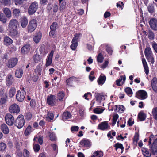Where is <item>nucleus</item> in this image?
<instances>
[{
	"mask_svg": "<svg viewBox=\"0 0 157 157\" xmlns=\"http://www.w3.org/2000/svg\"><path fill=\"white\" fill-rule=\"evenodd\" d=\"M73 78L72 77L67 79L66 81V83L67 85L70 86H72L73 82Z\"/></svg>",
	"mask_w": 157,
	"mask_h": 157,
	"instance_id": "38",
	"label": "nucleus"
},
{
	"mask_svg": "<svg viewBox=\"0 0 157 157\" xmlns=\"http://www.w3.org/2000/svg\"><path fill=\"white\" fill-rule=\"evenodd\" d=\"M18 25V22L16 19H12L9 22L8 27V30L11 35L15 36L17 34V28Z\"/></svg>",
	"mask_w": 157,
	"mask_h": 157,
	"instance_id": "1",
	"label": "nucleus"
},
{
	"mask_svg": "<svg viewBox=\"0 0 157 157\" xmlns=\"http://www.w3.org/2000/svg\"><path fill=\"white\" fill-rule=\"evenodd\" d=\"M54 118V115L52 112H48L46 117V119L48 121H50L52 120Z\"/></svg>",
	"mask_w": 157,
	"mask_h": 157,
	"instance_id": "35",
	"label": "nucleus"
},
{
	"mask_svg": "<svg viewBox=\"0 0 157 157\" xmlns=\"http://www.w3.org/2000/svg\"><path fill=\"white\" fill-rule=\"evenodd\" d=\"M136 96L138 99L144 100L147 97V92L144 90H140L136 93Z\"/></svg>",
	"mask_w": 157,
	"mask_h": 157,
	"instance_id": "8",
	"label": "nucleus"
},
{
	"mask_svg": "<svg viewBox=\"0 0 157 157\" xmlns=\"http://www.w3.org/2000/svg\"><path fill=\"white\" fill-rule=\"evenodd\" d=\"M9 110L11 113H18L20 111V108L17 105L14 104L9 107Z\"/></svg>",
	"mask_w": 157,
	"mask_h": 157,
	"instance_id": "9",
	"label": "nucleus"
},
{
	"mask_svg": "<svg viewBox=\"0 0 157 157\" xmlns=\"http://www.w3.org/2000/svg\"><path fill=\"white\" fill-rule=\"evenodd\" d=\"M14 117L10 114L7 113L5 116V121L6 124L9 126L12 125L14 123Z\"/></svg>",
	"mask_w": 157,
	"mask_h": 157,
	"instance_id": "5",
	"label": "nucleus"
},
{
	"mask_svg": "<svg viewBox=\"0 0 157 157\" xmlns=\"http://www.w3.org/2000/svg\"><path fill=\"white\" fill-rule=\"evenodd\" d=\"M126 79V77L125 75L121 76L116 81V84L119 86H122L124 83Z\"/></svg>",
	"mask_w": 157,
	"mask_h": 157,
	"instance_id": "16",
	"label": "nucleus"
},
{
	"mask_svg": "<svg viewBox=\"0 0 157 157\" xmlns=\"http://www.w3.org/2000/svg\"><path fill=\"white\" fill-rule=\"evenodd\" d=\"M16 89L14 87H12L10 90L9 92V94L10 97H13L15 95Z\"/></svg>",
	"mask_w": 157,
	"mask_h": 157,
	"instance_id": "33",
	"label": "nucleus"
},
{
	"mask_svg": "<svg viewBox=\"0 0 157 157\" xmlns=\"http://www.w3.org/2000/svg\"><path fill=\"white\" fill-rule=\"evenodd\" d=\"M104 59V58L101 53H100L98 56L97 61L98 62H102Z\"/></svg>",
	"mask_w": 157,
	"mask_h": 157,
	"instance_id": "50",
	"label": "nucleus"
},
{
	"mask_svg": "<svg viewBox=\"0 0 157 157\" xmlns=\"http://www.w3.org/2000/svg\"><path fill=\"white\" fill-rule=\"evenodd\" d=\"M49 138L52 141H55L56 139V138L55 136V134L53 133H51L50 134Z\"/></svg>",
	"mask_w": 157,
	"mask_h": 157,
	"instance_id": "53",
	"label": "nucleus"
},
{
	"mask_svg": "<svg viewBox=\"0 0 157 157\" xmlns=\"http://www.w3.org/2000/svg\"><path fill=\"white\" fill-rule=\"evenodd\" d=\"M31 47L29 44H27L23 46L21 48V52L23 54H25L28 53L31 49Z\"/></svg>",
	"mask_w": 157,
	"mask_h": 157,
	"instance_id": "14",
	"label": "nucleus"
},
{
	"mask_svg": "<svg viewBox=\"0 0 157 157\" xmlns=\"http://www.w3.org/2000/svg\"><path fill=\"white\" fill-rule=\"evenodd\" d=\"M54 52V51L53 50L51 51L49 55H48V58L46 60V66H49L51 64Z\"/></svg>",
	"mask_w": 157,
	"mask_h": 157,
	"instance_id": "13",
	"label": "nucleus"
},
{
	"mask_svg": "<svg viewBox=\"0 0 157 157\" xmlns=\"http://www.w3.org/2000/svg\"><path fill=\"white\" fill-rule=\"evenodd\" d=\"M59 10L61 12L64 11L66 8V2L64 0H59Z\"/></svg>",
	"mask_w": 157,
	"mask_h": 157,
	"instance_id": "18",
	"label": "nucleus"
},
{
	"mask_svg": "<svg viewBox=\"0 0 157 157\" xmlns=\"http://www.w3.org/2000/svg\"><path fill=\"white\" fill-rule=\"evenodd\" d=\"M65 96L63 92H60L58 94V99L60 101H63V98Z\"/></svg>",
	"mask_w": 157,
	"mask_h": 157,
	"instance_id": "45",
	"label": "nucleus"
},
{
	"mask_svg": "<svg viewBox=\"0 0 157 157\" xmlns=\"http://www.w3.org/2000/svg\"><path fill=\"white\" fill-rule=\"evenodd\" d=\"M152 45L155 51L157 53V44L155 42H153L152 43Z\"/></svg>",
	"mask_w": 157,
	"mask_h": 157,
	"instance_id": "63",
	"label": "nucleus"
},
{
	"mask_svg": "<svg viewBox=\"0 0 157 157\" xmlns=\"http://www.w3.org/2000/svg\"><path fill=\"white\" fill-rule=\"evenodd\" d=\"M2 131L5 134H7L9 133V130L8 127L5 124H3L1 126Z\"/></svg>",
	"mask_w": 157,
	"mask_h": 157,
	"instance_id": "21",
	"label": "nucleus"
},
{
	"mask_svg": "<svg viewBox=\"0 0 157 157\" xmlns=\"http://www.w3.org/2000/svg\"><path fill=\"white\" fill-rule=\"evenodd\" d=\"M3 11L6 16L8 18H10L12 17L11 11L8 8H5L3 9Z\"/></svg>",
	"mask_w": 157,
	"mask_h": 157,
	"instance_id": "20",
	"label": "nucleus"
},
{
	"mask_svg": "<svg viewBox=\"0 0 157 157\" xmlns=\"http://www.w3.org/2000/svg\"><path fill=\"white\" fill-rule=\"evenodd\" d=\"M152 114L154 118L157 120V107L153 108L152 111Z\"/></svg>",
	"mask_w": 157,
	"mask_h": 157,
	"instance_id": "37",
	"label": "nucleus"
},
{
	"mask_svg": "<svg viewBox=\"0 0 157 157\" xmlns=\"http://www.w3.org/2000/svg\"><path fill=\"white\" fill-rule=\"evenodd\" d=\"M143 154L144 156H147L150 157L151 156V154L149 153V151H147V149H144L142 150Z\"/></svg>",
	"mask_w": 157,
	"mask_h": 157,
	"instance_id": "57",
	"label": "nucleus"
},
{
	"mask_svg": "<svg viewBox=\"0 0 157 157\" xmlns=\"http://www.w3.org/2000/svg\"><path fill=\"white\" fill-rule=\"evenodd\" d=\"M57 26V24L56 22H53L50 26V29L51 30H55Z\"/></svg>",
	"mask_w": 157,
	"mask_h": 157,
	"instance_id": "55",
	"label": "nucleus"
},
{
	"mask_svg": "<svg viewBox=\"0 0 157 157\" xmlns=\"http://www.w3.org/2000/svg\"><path fill=\"white\" fill-rule=\"evenodd\" d=\"M20 13V10L19 9H15L13 12V15L15 16H18L19 15Z\"/></svg>",
	"mask_w": 157,
	"mask_h": 157,
	"instance_id": "52",
	"label": "nucleus"
},
{
	"mask_svg": "<svg viewBox=\"0 0 157 157\" xmlns=\"http://www.w3.org/2000/svg\"><path fill=\"white\" fill-rule=\"evenodd\" d=\"M114 147H116V150H117L118 148L121 149L122 150L121 152H122L123 150L124 149V147L121 144L117 143L115 144Z\"/></svg>",
	"mask_w": 157,
	"mask_h": 157,
	"instance_id": "44",
	"label": "nucleus"
},
{
	"mask_svg": "<svg viewBox=\"0 0 157 157\" xmlns=\"http://www.w3.org/2000/svg\"><path fill=\"white\" fill-rule=\"evenodd\" d=\"M146 57L149 62H151V63H154V60L153 54L146 56Z\"/></svg>",
	"mask_w": 157,
	"mask_h": 157,
	"instance_id": "47",
	"label": "nucleus"
},
{
	"mask_svg": "<svg viewBox=\"0 0 157 157\" xmlns=\"http://www.w3.org/2000/svg\"><path fill=\"white\" fill-rule=\"evenodd\" d=\"M23 72V71L22 69L21 68L18 69L16 71L15 75L17 77L20 78L22 76Z\"/></svg>",
	"mask_w": 157,
	"mask_h": 157,
	"instance_id": "31",
	"label": "nucleus"
},
{
	"mask_svg": "<svg viewBox=\"0 0 157 157\" xmlns=\"http://www.w3.org/2000/svg\"><path fill=\"white\" fill-rule=\"evenodd\" d=\"M56 35L55 30H51L49 33L50 36L52 37H54Z\"/></svg>",
	"mask_w": 157,
	"mask_h": 157,
	"instance_id": "64",
	"label": "nucleus"
},
{
	"mask_svg": "<svg viewBox=\"0 0 157 157\" xmlns=\"http://www.w3.org/2000/svg\"><path fill=\"white\" fill-rule=\"evenodd\" d=\"M42 36L41 34L40 33H37L33 38L34 40L36 43H38L40 40Z\"/></svg>",
	"mask_w": 157,
	"mask_h": 157,
	"instance_id": "29",
	"label": "nucleus"
},
{
	"mask_svg": "<svg viewBox=\"0 0 157 157\" xmlns=\"http://www.w3.org/2000/svg\"><path fill=\"white\" fill-rule=\"evenodd\" d=\"M32 127L30 125H29L26 128L25 132V134L26 135H28L30 134L32 132Z\"/></svg>",
	"mask_w": 157,
	"mask_h": 157,
	"instance_id": "43",
	"label": "nucleus"
},
{
	"mask_svg": "<svg viewBox=\"0 0 157 157\" xmlns=\"http://www.w3.org/2000/svg\"><path fill=\"white\" fill-rule=\"evenodd\" d=\"M144 53L145 56L152 54V53L151 48L149 47H147L145 48Z\"/></svg>",
	"mask_w": 157,
	"mask_h": 157,
	"instance_id": "34",
	"label": "nucleus"
},
{
	"mask_svg": "<svg viewBox=\"0 0 157 157\" xmlns=\"http://www.w3.org/2000/svg\"><path fill=\"white\" fill-rule=\"evenodd\" d=\"M56 101V96L52 94L48 95L47 99L48 104L52 106H54L55 105Z\"/></svg>",
	"mask_w": 157,
	"mask_h": 157,
	"instance_id": "6",
	"label": "nucleus"
},
{
	"mask_svg": "<svg viewBox=\"0 0 157 157\" xmlns=\"http://www.w3.org/2000/svg\"><path fill=\"white\" fill-rule=\"evenodd\" d=\"M0 21L3 23H5L7 21V18L2 13L0 14Z\"/></svg>",
	"mask_w": 157,
	"mask_h": 157,
	"instance_id": "49",
	"label": "nucleus"
},
{
	"mask_svg": "<svg viewBox=\"0 0 157 157\" xmlns=\"http://www.w3.org/2000/svg\"><path fill=\"white\" fill-rule=\"evenodd\" d=\"M104 110V109H103L99 108H96L94 109V111L95 113L101 114L103 112Z\"/></svg>",
	"mask_w": 157,
	"mask_h": 157,
	"instance_id": "41",
	"label": "nucleus"
},
{
	"mask_svg": "<svg viewBox=\"0 0 157 157\" xmlns=\"http://www.w3.org/2000/svg\"><path fill=\"white\" fill-rule=\"evenodd\" d=\"M4 42L5 45H9L13 43V40L9 37L6 36L4 38Z\"/></svg>",
	"mask_w": 157,
	"mask_h": 157,
	"instance_id": "28",
	"label": "nucleus"
},
{
	"mask_svg": "<svg viewBox=\"0 0 157 157\" xmlns=\"http://www.w3.org/2000/svg\"><path fill=\"white\" fill-rule=\"evenodd\" d=\"M18 59L17 58H14L9 59L7 64V66L10 68H13L17 64Z\"/></svg>",
	"mask_w": 157,
	"mask_h": 157,
	"instance_id": "10",
	"label": "nucleus"
},
{
	"mask_svg": "<svg viewBox=\"0 0 157 157\" xmlns=\"http://www.w3.org/2000/svg\"><path fill=\"white\" fill-rule=\"evenodd\" d=\"M6 84L8 86H10L12 84L14 80L13 77L11 75H8L6 79Z\"/></svg>",
	"mask_w": 157,
	"mask_h": 157,
	"instance_id": "23",
	"label": "nucleus"
},
{
	"mask_svg": "<svg viewBox=\"0 0 157 157\" xmlns=\"http://www.w3.org/2000/svg\"><path fill=\"white\" fill-rule=\"evenodd\" d=\"M0 2L2 5L7 6H10L13 3L11 0H1Z\"/></svg>",
	"mask_w": 157,
	"mask_h": 157,
	"instance_id": "26",
	"label": "nucleus"
},
{
	"mask_svg": "<svg viewBox=\"0 0 157 157\" xmlns=\"http://www.w3.org/2000/svg\"><path fill=\"white\" fill-rule=\"evenodd\" d=\"M71 43L72 44L70 46L72 50H75L76 49L78 46V42H76L75 41H74L73 42V40H72Z\"/></svg>",
	"mask_w": 157,
	"mask_h": 157,
	"instance_id": "39",
	"label": "nucleus"
},
{
	"mask_svg": "<svg viewBox=\"0 0 157 157\" xmlns=\"http://www.w3.org/2000/svg\"><path fill=\"white\" fill-rule=\"evenodd\" d=\"M125 91L126 93L129 96L131 97L132 96V89L129 87H127L125 89Z\"/></svg>",
	"mask_w": 157,
	"mask_h": 157,
	"instance_id": "48",
	"label": "nucleus"
},
{
	"mask_svg": "<svg viewBox=\"0 0 157 157\" xmlns=\"http://www.w3.org/2000/svg\"><path fill=\"white\" fill-rule=\"evenodd\" d=\"M81 36L82 34L80 33L75 34L74 35V36L72 39V40H73V42L74 41H75L76 42H78V40Z\"/></svg>",
	"mask_w": 157,
	"mask_h": 157,
	"instance_id": "40",
	"label": "nucleus"
},
{
	"mask_svg": "<svg viewBox=\"0 0 157 157\" xmlns=\"http://www.w3.org/2000/svg\"><path fill=\"white\" fill-rule=\"evenodd\" d=\"M25 92L23 90H19L17 91L16 95L17 100L21 102L23 101L25 96Z\"/></svg>",
	"mask_w": 157,
	"mask_h": 157,
	"instance_id": "7",
	"label": "nucleus"
},
{
	"mask_svg": "<svg viewBox=\"0 0 157 157\" xmlns=\"http://www.w3.org/2000/svg\"><path fill=\"white\" fill-rule=\"evenodd\" d=\"M118 117L119 116L117 114H116L113 116L112 122L113 125L115 124Z\"/></svg>",
	"mask_w": 157,
	"mask_h": 157,
	"instance_id": "54",
	"label": "nucleus"
},
{
	"mask_svg": "<svg viewBox=\"0 0 157 157\" xmlns=\"http://www.w3.org/2000/svg\"><path fill=\"white\" fill-rule=\"evenodd\" d=\"M146 116V115L142 111H140L138 115V118L141 121H143L145 120Z\"/></svg>",
	"mask_w": 157,
	"mask_h": 157,
	"instance_id": "27",
	"label": "nucleus"
},
{
	"mask_svg": "<svg viewBox=\"0 0 157 157\" xmlns=\"http://www.w3.org/2000/svg\"><path fill=\"white\" fill-rule=\"evenodd\" d=\"M150 27L154 30H157V19L155 18H151L149 21Z\"/></svg>",
	"mask_w": 157,
	"mask_h": 157,
	"instance_id": "11",
	"label": "nucleus"
},
{
	"mask_svg": "<svg viewBox=\"0 0 157 157\" xmlns=\"http://www.w3.org/2000/svg\"><path fill=\"white\" fill-rule=\"evenodd\" d=\"M108 127V122L105 121L102 122L98 125V129L102 130H104L107 129Z\"/></svg>",
	"mask_w": 157,
	"mask_h": 157,
	"instance_id": "15",
	"label": "nucleus"
},
{
	"mask_svg": "<svg viewBox=\"0 0 157 157\" xmlns=\"http://www.w3.org/2000/svg\"><path fill=\"white\" fill-rule=\"evenodd\" d=\"M117 109L119 113L123 112L125 110L124 106L122 105H116Z\"/></svg>",
	"mask_w": 157,
	"mask_h": 157,
	"instance_id": "36",
	"label": "nucleus"
},
{
	"mask_svg": "<svg viewBox=\"0 0 157 157\" xmlns=\"http://www.w3.org/2000/svg\"><path fill=\"white\" fill-rule=\"evenodd\" d=\"M103 155V153L102 151H97L94 152L91 157H102Z\"/></svg>",
	"mask_w": 157,
	"mask_h": 157,
	"instance_id": "32",
	"label": "nucleus"
},
{
	"mask_svg": "<svg viewBox=\"0 0 157 157\" xmlns=\"http://www.w3.org/2000/svg\"><path fill=\"white\" fill-rule=\"evenodd\" d=\"M6 102V95H4L3 96V97L1 98L0 99V103L3 104H5Z\"/></svg>",
	"mask_w": 157,
	"mask_h": 157,
	"instance_id": "56",
	"label": "nucleus"
},
{
	"mask_svg": "<svg viewBox=\"0 0 157 157\" xmlns=\"http://www.w3.org/2000/svg\"><path fill=\"white\" fill-rule=\"evenodd\" d=\"M38 7V4L37 2H33L29 7L28 13L30 15L34 13L37 10Z\"/></svg>",
	"mask_w": 157,
	"mask_h": 157,
	"instance_id": "3",
	"label": "nucleus"
},
{
	"mask_svg": "<svg viewBox=\"0 0 157 157\" xmlns=\"http://www.w3.org/2000/svg\"><path fill=\"white\" fill-rule=\"evenodd\" d=\"M33 149L35 151L38 152L40 149V146L38 144H35L33 146Z\"/></svg>",
	"mask_w": 157,
	"mask_h": 157,
	"instance_id": "60",
	"label": "nucleus"
},
{
	"mask_svg": "<svg viewBox=\"0 0 157 157\" xmlns=\"http://www.w3.org/2000/svg\"><path fill=\"white\" fill-rule=\"evenodd\" d=\"M71 115L70 113L68 111H66L63 113L62 115V119L63 121L66 120H67L71 118Z\"/></svg>",
	"mask_w": 157,
	"mask_h": 157,
	"instance_id": "25",
	"label": "nucleus"
},
{
	"mask_svg": "<svg viewBox=\"0 0 157 157\" xmlns=\"http://www.w3.org/2000/svg\"><path fill=\"white\" fill-rule=\"evenodd\" d=\"M151 86L153 89L155 91L157 90V78H153L151 81Z\"/></svg>",
	"mask_w": 157,
	"mask_h": 157,
	"instance_id": "22",
	"label": "nucleus"
},
{
	"mask_svg": "<svg viewBox=\"0 0 157 157\" xmlns=\"http://www.w3.org/2000/svg\"><path fill=\"white\" fill-rule=\"evenodd\" d=\"M150 151L153 155L157 152V138L154 141L153 143L151 146L150 147Z\"/></svg>",
	"mask_w": 157,
	"mask_h": 157,
	"instance_id": "12",
	"label": "nucleus"
},
{
	"mask_svg": "<svg viewBox=\"0 0 157 157\" xmlns=\"http://www.w3.org/2000/svg\"><path fill=\"white\" fill-rule=\"evenodd\" d=\"M6 145L3 142L0 143V151H4L6 148Z\"/></svg>",
	"mask_w": 157,
	"mask_h": 157,
	"instance_id": "42",
	"label": "nucleus"
},
{
	"mask_svg": "<svg viewBox=\"0 0 157 157\" xmlns=\"http://www.w3.org/2000/svg\"><path fill=\"white\" fill-rule=\"evenodd\" d=\"M37 26V21L35 19L32 20L29 22L28 27L29 32L31 33L36 29Z\"/></svg>",
	"mask_w": 157,
	"mask_h": 157,
	"instance_id": "4",
	"label": "nucleus"
},
{
	"mask_svg": "<svg viewBox=\"0 0 157 157\" xmlns=\"http://www.w3.org/2000/svg\"><path fill=\"white\" fill-rule=\"evenodd\" d=\"M106 79L105 76L101 75L98 79V82L99 85H101L105 82Z\"/></svg>",
	"mask_w": 157,
	"mask_h": 157,
	"instance_id": "24",
	"label": "nucleus"
},
{
	"mask_svg": "<svg viewBox=\"0 0 157 157\" xmlns=\"http://www.w3.org/2000/svg\"><path fill=\"white\" fill-rule=\"evenodd\" d=\"M149 12L151 13H153L154 11V7L152 6H149L147 7Z\"/></svg>",
	"mask_w": 157,
	"mask_h": 157,
	"instance_id": "59",
	"label": "nucleus"
},
{
	"mask_svg": "<svg viewBox=\"0 0 157 157\" xmlns=\"http://www.w3.org/2000/svg\"><path fill=\"white\" fill-rule=\"evenodd\" d=\"M52 8H51L52 9L53 11L54 12H56L58 10V5L54 4L52 6Z\"/></svg>",
	"mask_w": 157,
	"mask_h": 157,
	"instance_id": "62",
	"label": "nucleus"
},
{
	"mask_svg": "<svg viewBox=\"0 0 157 157\" xmlns=\"http://www.w3.org/2000/svg\"><path fill=\"white\" fill-rule=\"evenodd\" d=\"M155 35L153 32L151 31H149L148 33V38L151 39L153 40L154 38Z\"/></svg>",
	"mask_w": 157,
	"mask_h": 157,
	"instance_id": "51",
	"label": "nucleus"
},
{
	"mask_svg": "<svg viewBox=\"0 0 157 157\" xmlns=\"http://www.w3.org/2000/svg\"><path fill=\"white\" fill-rule=\"evenodd\" d=\"M25 120L24 116L22 115H19L14 121V125L18 128H21L24 125Z\"/></svg>",
	"mask_w": 157,
	"mask_h": 157,
	"instance_id": "2",
	"label": "nucleus"
},
{
	"mask_svg": "<svg viewBox=\"0 0 157 157\" xmlns=\"http://www.w3.org/2000/svg\"><path fill=\"white\" fill-rule=\"evenodd\" d=\"M157 138L156 137V136H155L153 135H151L149 138V144H151V140H155V139Z\"/></svg>",
	"mask_w": 157,
	"mask_h": 157,
	"instance_id": "61",
	"label": "nucleus"
},
{
	"mask_svg": "<svg viewBox=\"0 0 157 157\" xmlns=\"http://www.w3.org/2000/svg\"><path fill=\"white\" fill-rule=\"evenodd\" d=\"M23 155L24 157H29L30 155V153L27 150L24 149L23 152Z\"/></svg>",
	"mask_w": 157,
	"mask_h": 157,
	"instance_id": "58",
	"label": "nucleus"
},
{
	"mask_svg": "<svg viewBox=\"0 0 157 157\" xmlns=\"http://www.w3.org/2000/svg\"><path fill=\"white\" fill-rule=\"evenodd\" d=\"M80 144L84 147H89L90 146V141L86 139H83L80 141Z\"/></svg>",
	"mask_w": 157,
	"mask_h": 157,
	"instance_id": "17",
	"label": "nucleus"
},
{
	"mask_svg": "<svg viewBox=\"0 0 157 157\" xmlns=\"http://www.w3.org/2000/svg\"><path fill=\"white\" fill-rule=\"evenodd\" d=\"M33 59L36 63H38L39 61H40L41 59L40 56L38 54H36L33 56Z\"/></svg>",
	"mask_w": 157,
	"mask_h": 157,
	"instance_id": "46",
	"label": "nucleus"
},
{
	"mask_svg": "<svg viewBox=\"0 0 157 157\" xmlns=\"http://www.w3.org/2000/svg\"><path fill=\"white\" fill-rule=\"evenodd\" d=\"M142 62L144 66V71L146 75H147L149 72V69L147 63L144 58H142Z\"/></svg>",
	"mask_w": 157,
	"mask_h": 157,
	"instance_id": "19",
	"label": "nucleus"
},
{
	"mask_svg": "<svg viewBox=\"0 0 157 157\" xmlns=\"http://www.w3.org/2000/svg\"><path fill=\"white\" fill-rule=\"evenodd\" d=\"M21 26L22 28H25L28 23V21L27 18L25 17L22 18L21 20Z\"/></svg>",
	"mask_w": 157,
	"mask_h": 157,
	"instance_id": "30",
	"label": "nucleus"
}]
</instances>
